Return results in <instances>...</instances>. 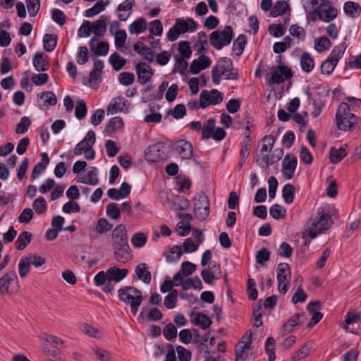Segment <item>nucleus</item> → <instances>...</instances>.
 Returning <instances> with one entry per match:
<instances>
[{"instance_id":"nucleus-26","label":"nucleus","mask_w":361,"mask_h":361,"mask_svg":"<svg viewBox=\"0 0 361 361\" xmlns=\"http://www.w3.org/2000/svg\"><path fill=\"white\" fill-rule=\"evenodd\" d=\"M33 66L38 72H43L48 69L49 62L44 56V53L37 52L33 58Z\"/></svg>"},{"instance_id":"nucleus-17","label":"nucleus","mask_w":361,"mask_h":361,"mask_svg":"<svg viewBox=\"0 0 361 361\" xmlns=\"http://www.w3.org/2000/svg\"><path fill=\"white\" fill-rule=\"evenodd\" d=\"M175 150L185 159H190L192 156V146L185 140H179L175 143Z\"/></svg>"},{"instance_id":"nucleus-36","label":"nucleus","mask_w":361,"mask_h":361,"mask_svg":"<svg viewBox=\"0 0 361 361\" xmlns=\"http://www.w3.org/2000/svg\"><path fill=\"white\" fill-rule=\"evenodd\" d=\"M57 44V35L52 34H46L43 37L44 49L48 51H52Z\"/></svg>"},{"instance_id":"nucleus-9","label":"nucleus","mask_w":361,"mask_h":361,"mask_svg":"<svg viewBox=\"0 0 361 361\" xmlns=\"http://www.w3.org/2000/svg\"><path fill=\"white\" fill-rule=\"evenodd\" d=\"M223 100L222 94L217 90L213 89L210 92L204 90L200 95V106L204 109L209 105L219 104Z\"/></svg>"},{"instance_id":"nucleus-48","label":"nucleus","mask_w":361,"mask_h":361,"mask_svg":"<svg viewBox=\"0 0 361 361\" xmlns=\"http://www.w3.org/2000/svg\"><path fill=\"white\" fill-rule=\"evenodd\" d=\"M191 288L195 289H202V281L198 276H194L190 279H188L185 281L183 284V289L189 290Z\"/></svg>"},{"instance_id":"nucleus-32","label":"nucleus","mask_w":361,"mask_h":361,"mask_svg":"<svg viewBox=\"0 0 361 361\" xmlns=\"http://www.w3.org/2000/svg\"><path fill=\"white\" fill-rule=\"evenodd\" d=\"M32 239V234L28 231H23L18 235L16 241V247L18 250H24L26 246L30 243Z\"/></svg>"},{"instance_id":"nucleus-35","label":"nucleus","mask_w":361,"mask_h":361,"mask_svg":"<svg viewBox=\"0 0 361 361\" xmlns=\"http://www.w3.org/2000/svg\"><path fill=\"white\" fill-rule=\"evenodd\" d=\"M300 64L302 69L306 73H310L314 67V60L307 52H304L301 55Z\"/></svg>"},{"instance_id":"nucleus-61","label":"nucleus","mask_w":361,"mask_h":361,"mask_svg":"<svg viewBox=\"0 0 361 361\" xmlns=\"http://www.w3.org/2000/svg\"><path fill=\"white\" fill-rule=\"evenodd\" d=\"M86 114L87 106L85 102L83 100H79L77 102L75 109V115L76 118L81 120L85 116Z\"/></svg>"},{"instance_id":"nucleus-27","label":"nucleus","mask_w":361,"mask_h":361,"mask_svg":"<svg viewBox=\"0 0 361 361\" xmlns=\"http://www.w3.org/2000/svg\"><path fill=\"white\" fill-rule=\"evenodd\" d=\"M147 264L140 263L135 268V274L139 280L142 281L145 283H149L151 281V273L147 270Z\"/></svg>"},{"instance_id":"nucleus-64","label":"nucleus","mask_w":361,"mask_h":361,"mask_svg":"<svg viewBox=\"0 0 361 361\" xmlns=\"http://www.w3.org/2000/svg\"><path fill=\"white\" fill-rule=\"evenodd\" d=\"M163 334L167 340L171 341L176 338L177 329L173 324L169 323L164 328Z\"/></svg>"},{"instance_id":"nucleus-28","label":"nucleus","mask_w":361,"mask_h":361,"mask_svg":"<svg viewBox=\"0 0 361 361\" xmlns=\"http://www.w3.org/2000/svg\"><path fill=\"white\" fill-rule=\"evenodd\" d=\"M97 176V168L91 166L89 168V171H87L86 176L84 177H80L78 180V182L91 185H96L99 183V180Z\"/></svg>"},{"instance_id":"nucleus-56","label":"nucleus","mask_w":361,"mask_h":361,"mask_svg":"<svg viewBox=\"0 0 361 361\" xmlns=\"http://www.w3.org/2000/svg\"><path fill=\"white\" fill-rule=\"evenodd\" d=\"M271 252L267 248H262L257 252L256 262L260 265H264L265 262L270 259Z\"/></svg>"},{"instance_id":"nucleus-42","label":"nucleus","mask_w":361,"mask_h":361,"mask_svg":"<svg viewBox=\"0 0 361 361\" xmlns=\"http://www.w3.org/2000/svg\"><path fill=\"white\" fill-rule=\"evenodd\" d=\"M247 43V37L245 35H240L234 41L233 44V50L235 51L237 56L243 54L245 44Z\"/></svg>"},{"instance_id":"nucleus-13","label":"nucleus","mask_w":361,"mask_h":361,"mask_svg":"<svg viewBox=\"0 0 361 361\" xmlns=\"http://www.w3.org/2000/svg\"><path fill=\"white\" fill-rule=\"evenodd\" d=\"M324 2L328 3L325 0H306L304 4V8L308 15V17L312 20L315 21L319 19V6H322Z\"/></svg>"},{"instance_id":"nucleus-46","label":"nucleus","mask_w":361,"mask_h":361,"mask_svg":"<svg viewBox=\"0 0 361 361\" xmlns=\"http://www.w3.org/2000/svg\"><path fill=\"white\" fill-rule=\"evenodd\" d=\"M107 3L108 1L104 3L102 0L97 1L92 8L86 10L85 16L87 18H91L99 14L100 12L104 10L105 6L107 4Z\"/></svg>"},{"instance_id":"nucleus-19","label":"nucleus","mask_w":361,"mask_h":361,"mask_svg":"<svg viewBox=\"0 0 361 361\" xmlns=\"http://www.w3.org/2000/svg\"><path fill=\"white\" fill-rule=\"evenodd\" d=\"M135 4V0H125L120 4L117 8L118 18L121 21H126L132 13V8Z\"/></svg>"},{"instance_id":"nucleus-18","label":"nucleus","mask_w":361,"mask_h":361,"mask_svg":"<svg viewBox=\"0 0 361 361\" xmlns=\"http://www.w3.org/2000/svg\"><path fill=\"white\" fill-rule=\"evenodd\" d=\"M175 25L177 27L180 34L187 32H192L197 29V23L190 18H188L186 20L177 18Z\"/></svg>"},{"instance_id":"nucleus-16","label":"nucleus","mask_w":361,"mask_h":361,"mask_svg":"<svg viewBox=\"0 0 361 361\" xmlns=\"http://www.w3.org/2000/svg\"><path fill=\"white\" fill-rule=\"evenodd\" d=\"M135 70L137 75L138 81L141 84H145L153 75V71L152 68L144 62H139L135 66Z\"/></svg>"},{"instance_id":"nucleus-22","label":"nucleus","mask_w":361,"mask_h":361,"mask_svg":"<svg viewBox=\"0 0 361 361\" xmlns=\"http://www.w3.org/2000/svg\"><path fill=\"white\" fill-rule=\"evenodd\" d=\"M18 277L14 270L5 274L0 279V293L6 294L8 293L9 286L14 281H17Z\"/></svg>"},{"instance_id":"nucleus-34","label":"nucleus","mask_w":361,"mask_h":361,"mask_svg":"<svg viewBox=\"0 0 361 361\" xmlns=\"http://www.w3.org/2000/svg\"><path fill=\"white\" fill-rule=\"evenodd\" d=\"M147 29V23L145 18H140L137 20L131 23L128 30L131 34H138L144 32Z\"/></svg>"},{"instance_id":"nucleus-49","label":"nucleus","mask_w":361,"mask_h":361,"mask_svg":"<svg viewBox=\"0 0 361 361\" xmlns=\"http://www.w3.org/2000/svg\"><path fill=\"white\" fill-rule=\"evenodd\" d=\"M216 121L213 118H210L207 121V126L202 129V136L203 139H209L212 137L215 127Z\"/></svg>"},{"instance_id":"nucleus-57","label":"nucleus","mask_w":361,"mask_h":361,"mask_svg":"<svg viewBox=\"0 0 361 361\" xmlns=\"http://www.w3.org/2000/svg\"><path fill=\"white\" fill-rule=\"evenodd\" d=\"M33 209L36 213L42 214L47 210L46 201L42 197H39L35 200L33 204Z\"/></svg>"},{"instance_id":"nucleus-5","label":"nucleus","mask_w":361,"mask_h":361,"mask_svg":"<svg viewBox=\"0 0 361 361\" xmlns=\"http://www.w3.org/2000/svg\"><path fill=\"white\" fill-rule=\"evenodd\" d=\"M233 37V30L231 25H226L221 30H215L209 35L212 46L217 50H221L224 46L230 44Z\"/></svg>"},{"instance_id":"nucleus-6","label":"nucleus","mask_w":361,"mask_h":361,"mask_svg":"<svg viewBox=\"0 0 361 361\" xmlns=\"http://www.w3.org/2000/svg\"><path fill=\"white\" fill-rule=\"evenodd\" d=\"M293 76L291 70L286 66L271 67L266 73L265 78L269 86L279 85Z\"/></svg>"},{"instance_id":"nucleus-45","label":"nucleus","mask_w":361,"mask_h":361,"mask_svg":"<svg viewBox=\"0 0 361 361\" xmlns=\"http://www.w3.org/2000/svg\"><path fill=\"white\" fill-rule=\"evenodd\" d=\"M295 195V188L293 185L288 183L282 190V197L286 204L293 202Z\"/></svg>"},{"instance_id":"nucleus-15","label":"nucleus","mask_w":361,"mask_h":361,"mask_svg":"<svg viewBox=\"0 0 361 361\" xmlns=\"http://www.w3.org/2000/svg\"><path fill=\"white\" fill-rule=\"evenodd\" d=\"M163 147L161 143L148 147L145 151L146 160L151 162H157L161 160L164 154Z\"/></svg>"},{"instance_id":"nucleus-20","label":"nucleus","mask_w":361,"mask_h":361,"mask_svg":"<svg viewBox=\"0 0 361 361\" xmlns=\"http://www.w3.org/2000/svg\"><path fill=\"white\" fill-rule=\"evenodd\" d=\"M90 47L91 51L97 56H106L108 54L109 46L107 42H98L96 37H93L90 40Z\"/></svg>"},{"instance_id":"nucleus-60","label":"nucleus","mask_w":361,"mask_h":361,"mask_svg":"<svg viewBox=\"0 0 361 361\" xmlns=\"http://www.w3.org/2000/svg\"><path fill=\"white\" fill-rule=\"evenodd\" d=\"M121 210L115 203L109 204L106 206V214L112 219H118L120 217Z\"/></svg>"},{"instance_id":"nucleus-44","label":"nucleus","mask_w":361,"mask_h":361,"mask_svg":"<svg viewBox=\"0 0 361 361\" xmlns=\"http://www.w3.org/2000/svg\"><path fill=\"white\" fill-rule=\"evenodd\" d=\"M332 46V43L326 37H321L314 40V49L318 52H322L329 49Z\"/></svg>"},{"instance_id":"nucleus-58","label":"nucleus","mask_w":361,"mask_h":361,"mask_svg":"<svg viewBox=\"0 0 361 361\" xmlns=\"http://www.w3.org/2000/svg\"><path fill=\"white\" fill-rule=\"evenodd\" d=\"M290 34L299 39H304L306 35L305 29L298 25H292L289 28Z\"/></svg>"},{"instance_id":"nucleus-50","label":"nucleus","mask_w":361,"mask_h":361,"mask_svg":"<svg viewBox=\"0 0 361 361\" xmlns=\"http://www.w3.org/2000/svg\"><path fill=\"white\" fill-rule=\"evenodd\" d=\"M116 250L114 255L115 258L118 262H125L129 258L130 254L128 252V247H118L114 248Z\"/></svg>"},{"instance_id":"nucleus-63","label":"nucleus","mask_w":361,"mask_h":361,"mask_svg":"<svg viewBox=\"0 0 361 361\" xmlns=\"http://www.w3.org/2000/svg\"><path fill=\"white\" fill-rule=\"evenodd\" d=\"M126 37H127V35H126V32L125 30H117L116 32H115V33H114L115 46L118 48L122 47L126 43Z\"/></svg>"},{"instance_id":"nucleus-54","label":"nucleus","mask_w":361,"mask_h":361,"mask_svg":"<svg viewBox=\"0 0 361 361\" xmlns=\"http://www.w3.org/2000/svg\"><path fill=\"white\" fill-rule=\"evenodd\" d=\"M178 51L180 54V58L189 59L192 54L189 42L187 41L180 42L178 46Z\"/></svg>"},{"instance_id":"nucleus-3","label":"nucleus","mask_w":361,"mask_h":361,"mask_svg":"<svg viewBox=\"0 0 361 361\" xmlns=\"http://www.w3.org/2000/svg\"><path fill=\"white\" fill-rule=\"evenodd\" d=\"M118 295L120 300L130 306L131 312L135 315L143 300L141 290L133 286H125L118 290Z\"/></svg>"},{"instance_id":"nucleus-39","label":"nucleus","mask_w":361,"mask_h":361,"mask_svg":"<svg viewBox=\"0 0 361 361\" xmlns=\"http://www.w3.org/2000/svg\"><path fill=\"white\" fill-rule=\"evenodd\" d=\"M31 262L30 259L27 257H22L18 264V271L19 275L21 278L27 276V274L30 270Z\"/></svg>"},{"instance_id":"nucleus-2","label":"nucleus","mask_w":361,"mask_h":361,"mask_svg":"<svg viewBox=\"0 0 361 361\" xmlns=\"http://www.w3.org/2000/svg\"><path fill=\"white\" fill-rule=\"evenodd\" d=\"M335 120L338 129L346 132L354 129L358 118L350 111V105L343 102L337 109Z\"/></svg>"},{"instance_id":"nucleus-21","label":"nucleus","mask_w":361,"mask_h":361,"mask_svg":"<svg viewBox=\"0 0 361 361\" xmlns=\"http://www.w3.org/2000/svg\"><path fill=\"white\" fill-rule=\"evenodd\" d=\"M210 65V59L207 56L202 55L199 59H195L192 61L190 70L192 73L197 74L202 70L209 67Z\"/></svg>"},{"instance_id":"nucleus-24","label":"nucleus","mask_w":361,"mask_h":361,"mask_svg":"<svg viewBox=\"0 0 361 361\" xmlns=\"http://www.w3.org/2000/svg\"><path fill=\"white\" fill-rule=\"evenodd\" d=\"M109 281L118 283L126 277L128 270L126 269H120L117 267H110L108 270Z\"/></svg>"},{"instance_id":"nucleus-14","label":"nucleus","mask_w":361,"mask_h":361,"mask_svg":"<svg viewBox=\"0 0 361 361\" xmlns=\"http://www.w3.org/2000/svg\"><path fill=\"white\" fill-rule=\"evenodd\" d=\"M95 140V133L94 131H88L83 140L76 145L74 149V154L75 155L81 154L85 151L92 147Z\"/></svg>"},{"instance_id":"nucleus-31","label":"nucleus","mask_w":361,"mask_h":361,"mask_svg":"<svg viewBox=\"0 0 361 361\" xmlns=\"http://www.w3.org/2000/svg\"><path fill=\"white\" fill-rule=\"evenodd\" d=\"M347 155L346 149L344 147L336 149L331 148L329 152V159L331 163L336 164L339 163Z\"/></svg>"},{"instance_id":"nucleus-53","label":"nucleus","mask_w":361,"mask_h":361,"mask_svg":"<svg viewBox=\"0 0 361 361\" xmlns=\"http://www.w3.org/2000/svg\"><path fill=\"white\" fill-rule=\"evenodd\" d=\"M178 291L172 290L165 298L164 304L168 309H173L176 305Z\"/></svg>"},{"instance_id":"nucleus-11","label":"nucleus","mask_w":361,"mask_h":361,"mask_svg":"<svg viewBox=\"0 0 361 361\" xmlns=\"http://www.w3.org/2000/svg\"><path fill=\"white\" fill-rule=\"evenodd\" d=\"M113 247H128L126 229L123 224H119L112 231Z\"/></svg>"},{"instance_id":"nucleus-8","label":"nucleus","mask_w":361,"mask_h":361,"mask_svg":"<svg viewBox=\"0 0 361 361\" xmlns=\"http://www.w3.org/2000/svg\"><path fill=\"white\" fill-rule=\"evenodd\" d=\"M276 271L279 291L282 294H285L288 291L290 279L291 272L290 267L287 263H280L277 267Z\"/></svg>"},{"instance_id":"nucleus-47","label":"nucleus","mask_w":361,"mask_h":361,"mask_svg":"<svg viewBox=\"0 0 361 361\" xmlns=\"http://www.w3.org/2000/svg\"><path fill=\"white\" fill-rule=\"evenodd\" d=\"M269 213L275 219H283L286 217V210L280 204H275L270 207Z\"/></svg>"},{"instance_id":"nucleus-59","label":"nucleus","mask_w":361,"mask_h":361,"mask_svg":"<svg viewBox=\"0 0 361 361\" xmlns=\"http://www.w3.org/2000/svg\"><path fill=\"white\" fill-rule=\"evenodd\" d=\"M31 121L28 117H22L20 122L16 126V133L20 134L25 133L28 130Z\"/></svg>"},{"instance_id":"nucleus-43","label":"nucleus","mask_w":361,"mask_h":361,"mask_svg":"<svg viewBox=\"0 0 361 361\" xmlns=\"http://www.w3.org/2000/svg\"><path fill=\"white\" fill-rule=\"evenodd\" d=\"M112 227V224H111L106 219L101 218L98 220L95 227L94 228V232L102 235L111 231Z\"/></svg>"},{"instance_id":"nucleus-29","label":"nucleus","mask_w":361,"mask_h":361,"mask_svg":"<svg viewBox=\"0 0 361 361\" xmlns=\"http://www.w3.org/2000/svg\"><path fill=\"white\" fill-rule=\"evenodd\" d=\"M192 322L194 324L200 326L203 329L209 328L212 324V319L209 316L199 312L193 314Z\"/></svg>"},{"instance_id":"nucleus-7","label":"nucleus","mask_w":361,"mask_h":361,"mask_svg":"<svg viewBox=\"0 0 361 361\" xmlns=\"http://www.w3.org/2000/svg\"><path fill=\"white\" fill-rule=\"evenodd\" d=\"M210 212L209 201L204 193L198 194L194 198V212L199 221H204Z\"/></svg>"},{"instance_id":"nucleus-1","label":"nucleus","mask_w":361,"mask_h":361,"mask_svg":"<svg viewBox=\"0 0 361 361\" xmlns=\"http://www.w3.org/2000/svg\"><path fill=\"white\" fill-rule=\"evenodd\" d=\"M213 82L219 84L221 77L225 80H237L239 79L238 69L233 68V61L227 57L220 58L212 71Z\"/></svg>"},{"instance_id":"nucleus-33","label":"nucleus","mask_w":361,"mask_h":361,"mask_svg":"<svg viewBox=\"0 0 361 361\" xmlns=\"http://www.w3.org/2000/svg\"><path fill=\"white\" fill-rule=\"evenodd\" d=\"M123 126V121L119 116L111 118L106 126L105 131L109 134L114 133L117 130Z\"/></svg>"},{"instance_id":"nucleus-52","label":"nucleus","mask_w":361,"mask_h":361,"mask_svg":"<svg viewBox=\"0 0 361 361\" xmlns=\"http://www.w3.org/2000/svg\"><path fill=\"white\" fill-rule=\"evenodd\" d=\"M275 341L272 337L267 339L265 343V351L269 357V361H274L275 356Z\"/></svg>"},{"instance_id":"nucleus-23","label":"nucleus","mask_w":361,"mask_h":361,"mask_svg":"<svg viewBox=\"0 0 361 361\" xmlns=\"http://www.w3.org/2000/svg\"><path fill=\"white\" fill-rule=\"evenodd\" d=\"M109 20V17L106 16H101L99 18L92 24V31L95 37H102L106 31V23Z\"/></svg>"},{"instance_id":"nucleus-30","label":"nucleus","mask_w":361,"mask_h":361,"mask_svg":"<svg viewBox=\"0 0 361 361\" xmlns=\"http://www.w3.org/2000/svg\"><path fill=\"white\" fill-rule=\"evenodd\" d=\"M343 10L345 13L350 18H356L361 13V8L357 3L348 1L344 4Z\"/></svg>"},{"instance_id":"nucleus-62","label":"nucleus","mask_w":361,"mask_h":361,"mask_svg":"<svg viewBox=\"0 0 361 361\" xmlns=\"http://www.w3.org/2000/svg\"><path fill=\"white\" fill-rule=\"evenodd\" d=\"M118 80L121 84L128 86L135 80V75L132 73L122 72L118 75Z\"/></svg>"},{"instance_id":"nucleus-10","label":"nucleus","mask_w":361,"mask_h":361,"mask_svg":"<svg viewBox=\"0 0 361 361\" xmlns=\"http://www.w3.org/2000/svg\"><path fill=\"white\" fill-rule=\"evenodd\" d=\"M297 158L294 155L288 154L282 161V172L286 179L290 180L293 177L297 167Z\"/></svg>"},{"instance_id":"nucleus-40","label":"nucleus","mask_w":361,"mask_h":361,"mask_svg":"<svg viewBox=\"0 0 361 361\" xmlns=\"http://www.w3.org/2000/svg\"><path fill=\"white\" fill-rule=\"evenodd\" d=\"M288 9L289 6L287 2L284 1H279L271 9L270 14L273 17H276L283 15Z\"/></svg>"},{"instance_id":"nucleus-37","label":"nucleus","mask_w":361,"mask_h":361,"mask_svg":"<svg viewBox=\"0 0 361 361\" xmlns=\"http://www.w3.org/2000/svg\"><path fill=\"white\" fill-rule=\"evenodd\" d=\"M303 315V312L295 314L283 326V331L286 333L291 332L293 328L300 324V317Z\"/></svg>"},{"instance_id":"nucleus-55","label":"nucleus","mask_w":361,"mask_h":361,"mask_svg":"<svg viewBox=\"0 0 361 361\" xmlns=\"http://www.w3.org/2000/svg\"><path fill=\"white\" fill-rule=\"evenodd\" d=\"M92 26L90 21L84 20L78 29V35L80 37H87L91 35Z\"/></svg>"},{"instance_id":"nucleus-4","label":"nucleus","mask_w":361,"mask_h":361,"mask_svg":"<svg viewBox=\"0 0 361 361\" xmlns=\"http://www.w3.org/2000/svg\"><path fill=\"white\" fill-rule=\"evenodd\" d=\"M331 222V216L324 212L319 211L314 218L309 221V225L305 229V234L310 238H315L319 233L327 230Z\"/></svg>"},{"instance_id":"nucleus-41","label":"nucleus","mask_w":361,"mask_h":361,"mask_svg":"<svg viewBox=\"0 0 361 361\" xmlns=\"http://www.w3.org/2000/svg\"><path fill=\"white\" fill-rule=\"evenodd\" d=\"M109 61L113 68L116 71L121 70L126 63V60L116 52L109 56Z\"/></svg>"},{"instance_id":"nucleus-38","label":"nucleus","mask_w":361,"mask_h":361,"mask_svg":"<svg viewBox=\"0 0 361 361\" xmlns=\"http://www.w3.org/2000/svg\"><path fill=\"white\" fill-rule=\"evenodd\" d=\"M346 47H347L344 42L336 46L328 58L337 64L338 61L342 58Z\"/></svg>"},{"instance_id":"nucleus-51","label":"nucleus","mask_w":361,"mask_h":361,"mask_svg":"<svg viewBox=\"0 0 361 361\" xmlns=\"http://www.w3.org/2000/svg\"><path fill=\"white\" fill-rule=\"evenodd\" d=\"M250 347L243 346L241 344L235 345V361H245L248 357V350Z\"/></svg>"},{"instance_id":"nucleus-25","label":"nucleus","mask_w":361,"mask_h":361,"mask_svg":"<svg viewBox=\"0 0 361 361\" xmlns=\"http://www.w3.org/2000/svg\"><path fill=\"white\" fill-rule=\"evenodd\" d=\"M126 100L123 97L114 98L107 108L108 114H115L123 111L126 106Z\"/></svg>"},{"instance_id":"nucleus-12","label":"nucleus","mask_w":361,"mask_h":361,"mask_svg":"<svg viewBox=\"0 0 361 361\" xmlns=\"http://www.w3.org/2000/svg\"><path fill=\"white\" fill-rule=\"evenodd\" d=\"M325 1L328 3L324 2L322 6H319V20L325 23H329L337 17L338 11L335 7L331 6L330 0Z\"/></svg>"}]
</instances>
